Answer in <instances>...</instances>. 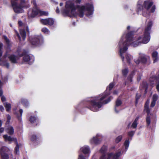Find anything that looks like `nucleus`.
Instances as JSON below:
<instances>
[{
  "mask_svg": "<svg viewBox=\"0 0 159 159\" xmlns=\"http://www.w3.org/2000/svg\"><path fill=\"white\" fill-rule=\"evenodd\" d=\"M147 26L145 28L143 36H139L138 37L137 40L133 42L131 44L127 43V42H124L123 39L121 38L119 43V46L120 48L123 46V48H120L122 49V52L124 53L127 51L128 49V47L129 45L133 46L136 47L140 44L147 43H148L149 38V21L146 20Z\"/></svg>",
  "mask_w": 159,
  "mask_h": 159,
  "instance_id": "obj_1",
  "label": "nucleus"
},
{
  "mask_svg": "<svg viewBox=\"0 0 159 159\" xmlns=\"http://www.w3.org/2000/svg\"><path fill=\"white\" fill-rule=\"evenodd\" d=\"M108 95L104 94L100 98L99 97H97L95 99L85 101L81 103L83 105L82 107L88 108L94 112L98 111L103 104L107 103L113 98L112 97L110 96L102 102H101Z\"/></svg>",
  "mask_w": 159,
  "mask_h": 159,
  "instance_id": "obj_2",
  "label": "nucleus"
},
{
  "mask_svg": "<svg viewBox=\"0 0 159 159\" xmlns=\"http://www.w3.org/2000/svg\"><path fill=\"white\" fill-rule=\"evenodd\" d=\"M65 7V8L61 11L62 14L64 16L71 17L70 14V12L72 15L75 16V12L76 9H81V6L78 5L75 6L73 2L70 1H68L66 2Z\"/></svg>",
  "mask_w": 159,
  "mask_h": 159,
  "instance_id": "obj_3",
  "label": "nucleus"
},
{
  "mask_svg": "<svg viewBox=\"0 0 159 159\" xmlns=\"http://www.w3.org/2000/svg\"><path fill=\"white\" fill-rule=\"evenodd\" d=\"M142 11V15L145 17L149 16V0L144 1L143 5H138L137 6L136 11L138 14L139 12Z\"/></svg>",
  "mask_w": 159,
  "mask_h": 159,
  "instance_id": "obj_4",
  "label": "nucleus"
},
{
  "mask_svg": "<svg viewBox=\"0 0 159 159\" xmlns=\"http://www.w3.org/2000/svg\"><path fill=\"white\" fill-rule=\"evenodd\" d=\"M107 150V147L106 146H103L100 150V152L103 154L101 157L100 159H106L105 153ZM121 154V152H119L116 153H110L108 154L107 159H117Z\"/></svg>",
  "mask_w": 159,
  "mask_h": 159,
  "instance_id": "obj_5",
  "label": "nucleus"
},
{
  "mask_svg": "<svg viewBox=\"0 0 159 159\" xmlns=\"http://www.w3.org/2000/svg\"><path fill=\"white\" fill-rule=\"evenodd\" d=\"M30 43L32 45L39 46L43 43V39L42 35L31 36L29 38Z\"/></svg>",
  "mask_w": 159,
  "mask_h": 159,
  "instance_id": "obj_6",
  "label": "nucleus"
},
{
  "mask_svg": "<svg viewBox=\"0 0 159 159\" xmlns=\"http://www.w3.org/2000/svg\"><path fill=\"white\" fill-rule=\"evenodd\" d=\"M18 0H11V5L13 8V10L16 13H19L22 12L23 8H29L30 6L28 4L25 6H22L20 4L18 5L17 1Z\"/></svg>",
  "mask_w": 159,
  "mask_h": 159,
  "instance_id": "obj_7",
  "label": "nucleus"
},
{
  "mask_svg": "<svg viewBox=\"0 0 159 159\" xmlns=\"http://www.w3.org/2000/svg\"><path fill=\"white\" fill-rule=\"evenodd\" d=\"M3 137L5 141H8L9 142L14 141L15 142L16 145L15 148V152L16 154H18L19 153V147L16 139L8 136L7 134L4 135Z\"/></svg>",
  "mask_w": 159,
  "mask_h": 159,
  "instance_id": "obj_8",
  "label": "nucleus"
},
{
  "mask_svg": "<svg viewBox=\"0 0 159 159\" xmlns=\"http://www.w3.org/2000/svg\"><path fill=\"white\" fill-rule=\"evenodd\" d=\"M0 152L2 159H9V155L11 153L9 148L6 147H2L1 149Z\"/></svg>",
  "mask_w": 159,
  "mask_h": 159,
  "instance_id": "obj_9",
  "label": "nucleus"
},
{
  "mask_svg": "<svg viewBox=\"0 0 159 159\" xmlns=\"http://www.w3.org/2000/svg\"><path fill=\"white\" fill-rule=\"evenodd\" d=\"M40 10L38 7H32L31 12H28V15L29 18H33L37 16H39Z\"/></svg>",
  "mask_w": 159,
  "mask_h": 159,
  "instance_id": "obj_10",
  "label": "nucleus"
},
{
  "mask_svg": "<svg viewBox=\"0 0 159 159\" xmlns=\"http://www.w3.org/2000/svg\"><path fill=\"white\" fill-rule=\"evenodd\" d=\"M149 100L148 98L147 100L145 102L144 106V109L143 111V113L145 114L146 113H147V116L146 118V122L148 126L149 125Z\"/></svg>",
  "mask_w": 159,
  "mask_h": 159,
  "instance_id": "obj_11",
  "label": "nucleus"
},
{
  "mask_svg": "<svg viewBox=\"0 0 159 159\" xmlns=\"http://www.w3.org/2000/svg\"><path fill=\"white\" fill-rule=\"evenodd\" d=\"M40 22L44 25L52 26L54 24V21L53 19L48 18L45 19H41L40 20Z\"/></svg>",
  "mask_w": 159,
  "mask_h": 159,
  "instance_id": "obj_12",
  "label": "nucleus"
},
{
  "mask_svg": "<svg viewBox=\"0 0 159 159\" xmlns=\"http://www.w3.org/2000/svg\"><path fill=\"white\" fill-rule=\"evenodd\" d=\"M135 33V32L134 31H130L126 35V40L125 42L131 44L133 42L132 41L133 40V36Z\"/></svg>",
  "mask_w": 159,
  "mask_h": 159,
  "instance_id": "obj_13",
  "label": "nucleus"
},
{
  "mask_svg": "<svg viewBox=\"0 0 159 159\" xmlns=\"http://www.w3.org/2000/svg\"><path fill=\"white\" fill-rule=\"evenodd\" d=\"M85 7V10L87 11L86 14L88 17H89L90 15H92L93 11V7L92 4H88Z\"/></svg>",
  "mask_w": 159,
  "mask_h": 159,
  "instance_id": "obj_14",
  "label": "nucleus"
},
{
  "mask_svg": "<svg viewBox=\"0 0 159 159\" xmlns=\"http://www.w3.org/2000/svg\"><path fill=\"white\" fill-rule=\"evenodd\" d=\"M148 87V84L144 81H143L142 83L140 85L139 89L142 92L144 90V95H145L147 92Z\"/></svg>",
  "mask_w": 159,
  "mask_h": 159,
  "instance_id": "obj_15",
  "label": "nucleus"
},
{
  "mask_svg": "<svg viewBox=\"0 0 159 159\" xmlns=\"http://www.w3.org/2000/svg\"><path fill=\"white\" fill-rule=\"evenodd\" d=\"M23 59L24 61L28 62V63L30 65L34 61V57L30 56L28 54L23 57Z\"/></svg>",
  "mask_w": 159,
  "mask_h": 159,
  "instance_id": "obj_16",
  "label": "nucleus"
},
{
  "mask_svg": "<svg viewBox=\"0 0 159 159\" xmlns=\"http://www.w3.org/2000/svg\"><path fill=\"white\" fill-rule=\"evenodd\" d=\"M29 121L30 122L36 125H37L39 123V119L34 116H31L29 118Z\"/></svg>",
  "mask_w": 159,
  "mask_h": 159,
  "instance_id": "obj_17",
  "label": "nucleus"
},
{
  "mask_svg": "<svg viewBox=\"0 0 159 159\" xmlns=\"http://www.w3.org/2000/svg\"><path fill=\"white\" fill-rule=\"evenodd\" d=\"M98 135L97 134L95 137H94L90 140V143L91 144H96L100 143L101 140L98 138Z\"/></svg>",
  "mask_w": 159,
  "mask_h": 159,
  "instance_id": "obj_18",
  "label": "nucleus"
},
{
  "mask_svg": "<svg viewBox=\"0 0 159 159\" xmlns=\"http://www.w3.org/2000/svg\"><path fill=\"white\" fill-rule=\"evenodd\" d=\"M80 150L85 154H89L90 152L89 147L88 146H84L82 147Z\"/></svg>",
  "mask_w": 159,
  "mask_h": 159,
  "instance_id": "obj_19",
  "label": "nucleus"
},
{
  "mask_svg": "<svg viewBox=\"0 0 159 159\" xmlns=\"http://www.w3.org/2000/svg\"><path fill=\"white\" fill-rule=\"evenodd\" d=\"M158 53L156 51H154L152 54V57L153 60V63H154L157 62L159 60V58L158 56Z\"/></svg>",
  "mask_w": 159,
  "mask_h": 159,
  "instance_id": "obj_20",
  "label": "nucleus"
},
{
  "mask_svg": "<svg viewBox=\"0 0 159 159\" xmlns=\"http://www.w3.org/2000/svg\"><path fill=\"white\" fill-rule=\"evenodd\" d=\"M158 98V96L157 94H154L152 97V101L151 104V107H153L155 106L156 102Z\"/></svg>",
  "mask_w": 159,
  "mask_h": 159,
  "instance_id": "obj_21",
  "label": "nucleus"
},
{
  "mask_svg": "<svg viewBox=\"0 0 159 159\" xmlns=\"http://www.w3.org/2000/svg\"><path fill=\"white\" fill-rule=\"evenodd\" d=\"M85 10V7L84 5L81 6V9H78V16L80 18H82L84 16V12Z\"/></svg>",
  "mask_w": 159,
  "mask_h": 159,
  "instance_id": "obj_22",
  "label": "nucleus"
},
{
  "mask_svg": "<svg viewBox=\"0 0 159 159\" xmlns=\"http://www.w3.org/2000/svg\"><path fill=\"white\" fill-rule=\"evenodd\" d=\"M10 61L12 63H17V60L16 59V56L14 54L11 55L8 57Z\"/></svg>",
  "mask_w": 159,
  "mask_h": 159,
  "instance_id": "obj_23",
  "label": "nucleus"
},
{
  "mask_svg": "<svg viewBox=\"0 0 159 159\" xmlns=\"http://www.w3.org/2000/svg\"><path fill=\"white\" fill-rule=\"evenodd\" d=\"M122 104V102L121 100L118 99L116 100L115 107V110L116 113H118L119 112V111L116 109V107L120 106Z\"/></svg>",
  "mask_w": 159,
  "mask_h": 159,
  "instance_id": "obj_24",
  "label": "nucleus"
},
{
  "mask_svg": "<svg viewBox=\"0 0 159 159\" xmlns=\"http://www.w3.org/2000/svg\"><path fill=\"white\" fill-rule=\"evenodd\" d=\"M20 34L23 40L24 41L25 40L26 36V33L25 30H22L20 31Z\"/></svg>",
  "mask_w": 159,
  "mask_h": 159,
  "instance_id": "obj_25",
  "label": "nucleus"
},
{
  "mask_svg": "<svg viewBox=\"0 0 159 159\" xmlns=\"http://www.w3.org/2000/svg\"><path fill=\"white\" fill-rule=\"evenodd\" d=\"M139 60L140 62L142 63H145L147 61V58L143 56H141L139 57Z\"/></svg>",
  "mask_w": 159,
  "mask_h": 159,
  "instance_id": "obj_26",
  "label": "nucleus"
},
{
  "mask_svg": "<svg viewBox=\"0 0 159 159\" xmlns=\"http://www.w3.org/2000/svg\"><path fill=\"white\" fill-rule=\"evenodd\" d=\"M19 112L20 113V114H19L18 113L16 114V117L18 120L20 121H21V117L23 113V110L22 109H20L19 110Z\"/></svg>",
  "mask_w": 159,
  "mask_h": 159,
  "instance_id": "obj_27",
  "label": "nucleus"
},
{
  "mask_svg": "<svg viewBox=\"0 0 159 159\" xmlns=\"http://www.w3.org/2000/svg\"><path fill=\"white\" fill-rule=\"evenodd\" d=\"M141 97V94H139L138 93H136L135 97V106H136L138 103L139 100Z\"/></svg>",
  "mask_w": 159,
  "mask_h": 159,
  "instance_id": "obj_28",
  "label": "nucleus"
},
{
  "mask_svg": "<svg viewBox=\"0 0 159 159\" xmlns=\"http://www.w3.org/2000/svg\"><path fill=\"white\" fill-rule=\"evenodd\" d=\"M5 107L6 111L9 112L11 110V104L10 103H6Z\"/></svg>",
  "mask_w": 159,
  "mask_h": 159,
  "instance_id": "obj_29",
  "label": "nucleus"
},
{
  "mask_svg": "<svg viewBox=\"0 0 159 159\" xmlns=\"http://www.w3.org/2000/svg\"><path fill=\"white\" fill-rule=\"evenodd\" d=\"M21 102L22 104L25 107H27L29 105L28 101L25 99H22L21 100Z\"/></svg>",
  "mask_w": 159,
  "mask_h": 159,
  "instance_id": "obj_30",
  "label": "nucleus"
},
{
  "mask_svg": "<svg viewBox=\"0 0 159 159\" xmlns=\"http://www.w3.org/2000/svg\"><path fill=\"white\" fill-rule=\"evenodd\" d=\"M129 72V70L128 68H125L122 70V74L123 76L125 77L126 76Z\"/></svg>",
  "mask_w": 159,
  "mask_h": 159,
  "instance_id": "obj_31",
  "label": "nucleus"
},
{
  "mask_svg": "<svg viewBox=\"0 0 159 159\" xmlns=\"http://www.w3.org/2000/svg\"><path fill=\"white\" fill-rule=\"evenodd\" d=\"M48 15L47 11H43L40 10L39 16H48Z\"/></svg>",
  "mask_w": 159,
  "mask_h": 159,
  "instance_id": "obj_32",
  "label": "nucleus"
},
{
  "mask_svg": "<svg viewBox=\"0 0 159 159\" xmlns=\"http://www.w3.org/2000/svg\"><path fill=\"white\" fill-rule=\"evenodd\" d=\"M115 85L114 84L113 82L110 83L108 87L107 88V90H108L109 91L111 90L113 88Z\"/></svg>",
  "mask_w": 159,
  "mask_h": 159,
  "instance_id": "obj_33",
  "label": "nucleus"
},
{
  "mask_svg": "<svg viewBox=\"0 0 159 159\" xmlns=\"http://www.w3.org/2000/svg\"><path fill=\"white\" fill-rule=\"evenodd\" d=\"M125 57L127 63L130 64V61L131 58V56L129 54H127L126 55Z\"/></svg>",
  "mask_w": 159,
  "mask_h": 159,
  "instance_id": "obj_34",
  "label": "nucleus"
},
{
  "mask_svg": "<svg viewBox=\"0 0 159 159\" xmlns=\"http://www.w3.org/2000/svg\"><path fill=\"white\" fill-rule=\"evenodd\" d=\"M129 144V140H126L124 143V145L125 146L126 150L128 149Z\"/></svg>",
  "mask_w": 159,
  "mask_h": 159,
  "instance_id": "obj_35",
  "label": "nucleus"
},
{
  "mask_svg": "<svg viewBox=\"0 0 159 159\" xmlns=\"http://www.w3.org/2000/svg\"><path fill=\"white\" fill-rule=\"evenodd\" d=\"M122 138V136L121 135H119L115 139V142L116 143H118L120 142Z\"/></svg>",
  "mask_w": 159,
  "mask_h": 159,
  "instance_id": "obj_36",
  "label": "nucleus"
},
{
  "mask_svg": "<svg viewBox=\"0 0 159 159\" xmlns=\"http://www.w3.org/2000/svg\"><path fill=\"white\" fill-rule=\"evenodd\" d=\"M133 73H131L127 77V80L130 82H132V79L133 78Z\"/></svg>",
  "mask_w": 159,
  "mask_h": 159,
  "instance_id": "obj_37",
  "label": "nucleus"
},
{
  "mask_svg": "<svg viewBox=\"0 0 159 159\" xmlns=\"http://www.w3.org/2000/svg\"><path fill=\"white\" fill-rule=\"evenodd\" d=\"M27 54V52L25 50H24L23 52L22 53H21V54L18 53V55L20 57H24Z\"/></svg>",
  "mask_w": 159,
  "mask_h": 159,
  "instance_id": "obj_38",
  "label": "nucleus"
},
{
  "mask_svg": "<svg viewBox=\"0 0 159 159\" xmlns=\"http://www.w3.org/2000/svg\"><path fill=\"white\" fill-rule=\"evenodd\" d=\"M156 88L157 91L159 92V77L157 79Z\"/></svg>",
  "mask_w": 159,
  "mask_h": 159,
  "instance_id": "obj_39",
  "label": "nucleus"
},
{
  "mask_svg": "<svg viewBox=\"0 0 159 159\" xmlns=\"http://www.w3.org/2000/svg\"><path fill=\"white\" fill-rule=\"evenodd\" d=\"M41 31L45 34H48L49 32L48 29L46 28H43L41 30Z\"/></svg>",
  "mask_w": 159,
  "mask_h": 159,
  "instance_id": "obj_40",
  "label": "nucleus"
},
{
  "mask_svg": "<svg viewBox=\"0 0 159 159\" xmlns=\"http://www.w3.org/2000/svg\"><path fill=\"white\" fill-rule=\"evenodd\" d=\"M11 119V117L10 115L9 114L7 115V121L6 123L7 124H8L9 123L10 120Z\"/></svg>",
  "mask_w": 159,
  "mask_h": 159,
  "instance_id": "obj_41",
  "label": "nucleus"
},
{
  "mask_svg": "<svg viewBox=\"0 0 159 159\" xmlns=\"http://www.w3.org/2000/svg\"><path fill=\"white\" fill-rule=\"evenodd\" d=\"M31 3L33 4L34 5L33 7H38L37 5L36 0H32L31 2Z\"/></svg>",
  "mask_w": 159,
  "mask_h": 159,
  "instance_id": "obj_42",
  "label": "nucleus"
},
{
  "mask_svg": "<svg viewBox=\"0 0 159 159\" xmlns=\"http://www.w3.org/2000/svg\"><path fill=\"white\" fill-rule=\"evenodd\" d=\"M3 46V44L2 43H0V57H1L2 54V49Z\"/></svg>",
  "mask_w": 159,
  "mask_h": 159,
  "instance_id": "obj_43",
  "label": "nucleus"
},
{
  "mask_svg": "<svg viewBox=\"0 0 159 159\" xmlns=\"http://www.w3.org/2000/svg\"><path fill=\"white\" fill-rule=\"evenodd\" d=\"M137 123L134 121L131 125V127L134 129L136 128L137 126Z\"/></svg>",
  "mask_w": 159,
  "mask_h": 159,
  "instance_id": "obj_44",
  "label": "nucleus"
},
{
  "mask_svg": "<svg viewBox=\"0 0 159 159\" xmlns=\"http://www.w3.org/2000/svg\"><path fill=\"white\" fill-rule=\"evenodd\" d=\"M6 132L10 135H12L14 133V130H6Z\"/></svg>",
  "mask_w": 159,
  "mask_h": 159,
  "instance_id": "obj_45",
  "label": "nucleus"
},
{
  "mask_svg": "<svg viewBox=\"0 0 159 159\" xmlns=\"http://www.w3.org/2000/svg\"><path fill=\"white\" fill-rule=\"evenodd\" d=\"M156 9V6L155 5H153L151 8V9L150 10V13H153L154 12L155 10Z\"/></svg>",
  "mask_w": 159,
  "mask_h": 159,
  "instance_id": "obj_46",
  "label": "nucleus"
},
{
  "mask_svg": "<svg viewBox=\"0 0 159 159\" xmlns=\"http://www.w3.org/2000/svg\"><path fill=\"white\" fill-rule=\"evenodd\" d=\"M4 39L6 41V43L7 44H9L10 43V41L9 39L7 38V36H4Z\"/></svg>",
  "mask_w": 159,
  "mask_h": 159,
  "instance_id": "obj_47",
  "label": "nucleus"
},
{
  "mask_svg": "<svg viewBox=\"0 0 159 159\" xmlns=\"http://www.w3.org/2000/svg\"><path fill=\"white\" fill-rule=\"evenodd\" d=\"M25 0H20V4L22 6H25L26 5H25Z\"/></svg>",
  "mask_w": 159,
  "mask_h": 159,
  "instance_id": "obj_48",
  "label": "nucleus"
},
{
  "mask_svg": "<svg viewBox=\"0 0 159 159\" xmlns=\"http://www.w3.org/2000/svg\"><path fill=\"white\" fill-rule=\"evenodd\" d=\"M121 50H122L121 49H120V56L122 59V61H123L124 59V57L122 53H123L122 52Z\"/></svg>",
  "mask_w": 159,
  "mask_h": 159,
  "instance_id": "obj_49",
  "label": "nucleus"
},
{
  "mask_svg": "<svg viewBox=\"0 0 159 159\" xmlns=\"http://www.w3.org/2000/svg\"><path fill=\"white\" fill-rule=\"evenodd\" d=\"M36 139V136L35 135H33L32 136L31 139L32 141H34Z\"/></svg>",
  "mask_w": 159,
  "mask_h": 159,
  "instance_id": "obj_50",
  "label": "nucleus"
},
{
  "mask_svg": "<svg viewBox=\"0 0 159 159\" xmlns=\"http://www.w3.org/2000/svg\"><path fill=\"white\" fill-rule=\"evenodd\" d=\"M134 134V132L133 131H131L128 133V135L130 136H132Z\"/></svg>",
  "mask_w": 159,
  "mask_h": 159,
  "instance_id": "obj_51",
  "label": "nucleus"
},
{
  "mask_svg": "<svg viewBox=\"0 0 159 159\" xmlns=\"http://www.w3.org/2000/svg\"><path fill=\"white\" fill-rule=\"evenodd\" d=\"M3 91L2 89V86H0V96L1 97H2V96H3Z\"/></svg>",
  "mask_w": 159,
  "mask_h": 159,
  "instance_id": "obj_52",
  "label": "nucleus"
},
{
  "mask_svg": "<svg viewBox=\"0 0 159 159\" xmlns=\"http://www.w3.org/2000/svg\"><path fill=\"white\" fill-rule=\"evenodd\" d=\"M1 101L2 102L6 101V98L4 96L1 97Z\"/></svg>",
  "mask_w": 159,
  "mask_h": 159,
  "instance_id": "obj_53",
  "label": "nucleus"
},
{
  "mask_svg": "<svg viewBox=\"0 0 159 159\" xmlns=\"http://www.w3.org/2000/svg\"><path fill=\"white\" fill-rule=\"evenodd\" d=\"M18 24L20 26H22L23 25V23L22 22L21 20H20V21H18Z\"/></svg>",
  "mask_w": 159,
  "mask_h": 159,
  "instance_id": "obj_54",
  "label": "nucleus"
},
{
  "mask_svg": "<svg viewBox=\"0 0 159 159\" xmlns=\"http://www.w3.org/2000/svg\"><path fill=\"white\" fill-rule=\"evenodd\" d=\"M81 1V0H75V2L76 4H80Z\"/></svg>",
  "mask_w": 159,
  "mask_h": 159,
  "instance_id": "obj_55",
  "label": "nucleus"
},
{
  "mask_svg": "<svg viewBox=\"0 0 159 159\" xmlns=\"http://www.w3.org/2000/svg\"><path fill=\"white\" fill-rule=\"evenodd\" d=\"M0 110L2 112L4 110V107L2 106H0Z\"/></svg>",
  "mask_w": 159,
  "mask_h": 159,
  "instance_id": "obj_56",
  "label": "nucleus"
},
{
  "mask_svg": "<svg viewBox=\"0 0 159 159\" xmlns=\"http://www.w3.org/2000/svg\"><path fill=\"white\" fill-rule=\"evenodd\" d=\"M134 61L137 64H139L140 63H141L140 60H139V58L137 60H134Z\"/></svg>",
  "mask_w": 159,
  "mask_h": 159,
  "instance_id": "obj_57",
  "label": "nucleus"
},
{
  "mask_svg": "<svg viewBox=\"0 0 159 159\" xmlns=\"http://www.w3.org/2000/svg\"><path fill=\"white\" fill-rule=\"evenodd\" d=\"M139 116H137L135 119V120L134 121L135 122H136L137 123V121L139 119Z\"/></svg>",
  "mask_w": 159,
  "mask_h": 159,
  "instance_id": "obj_58",
  "label": "nucleus"
},
{
  "mask_svg": "<svg viewBox=\"0 0 159 159\" xmlns=\"http://www.w3.org/2000/svg\"><path fill=\"white\" fill-rule=\"evenodd\" d=\"M56 11L57 13H59L60 11L58 7H57Z\"/></svg>",
  "mask_w": 159,
  "mask_h": 159,
  "instance_id": "obj_59",
  "label": "nucleus"
},
{
  "mask_svg": "<svg viewBox=\"0 0 159 159\" xmlns=\"http://www.w3.org/2000/svg\"><path fill=\"white\" fill-rule=\"evenodd\" d=\"M17 37H18L19 40L20 41L21 40V37H20V35L18 33H17Z\"/></svg>",
  "mask_w": 159,
  "mask_h": 159,
  "instance_id": "obj_60",
  "label": "nucleus"
},
{
  "mask_svg": "<svg viewBox=\"0 0 159 159\" xmlns=\"http://www.w3.org/2000/svg\"><path fill=\"white\" fill-rule=\"evenodd\" d=\"M153 3L152 2L150 1V8L153 5Z\"/></svg>",
  "mask_w": 159,
  "mask_h": 159,
  "instance_id": "obj_61",
  "label": "nucleus"
},
{
  "mask_svg": "<svg viewBox=\"0 0 159 159\" xmlns=\"http://www.w3.org/2000/svg\"><path fill=\"white\" fill-rule=\"evenodd\" d=\"M5 66L7 68H8L9 67V63H6L5 64Z\"/></svg>",
  "mask_w": 159,
  "mask_h": 159,
  "instance_id": "obj_62",
  "label": "nucleus"
},
{
  "mask_svg": "<svg viewBox=\"0 0 159 159\" xmlns=\"http://www.w3.org/2000/svg\"><path fill=\"white\" fill-rule=\"evenodd\" d=\"M152 23L151 21H150V29H151V27H152Z\"/></svg>",
  "mask_w": 159,
  "mask_h": 159,
  "instance_id": "obj_63",
  "label": "nucleus"
},
{
  "mask_svg": "<svg viewBox=\"0 0 159 159\" xmlns=\"http://www.w3.org/2000/svg\"><path fill=\"white\" fill-rule=\"evenodd\" d=\"M140 79H141V78L140 77H138L137 78V81L139 82V81H140Z\"/></svg>",
  "mask_w": 159,
  "mask_h": 159,
  "instance_id": "obj_64",
  "label": "nucleus"
}]
</instances>
